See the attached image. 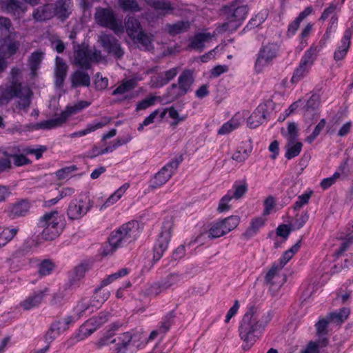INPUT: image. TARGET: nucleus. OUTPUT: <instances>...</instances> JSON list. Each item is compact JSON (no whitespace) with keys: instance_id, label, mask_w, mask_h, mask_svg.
I'll return each mask as SVG.
<instances>
[{"instance_id":"de8ad7c7","label":"nucleus","mask_w":353,"mask_h":353,"mask_svg":"<svg viewBox=\"0 0 353 353\" xmlns=\"http://www.w3.org/2000/svg\"><path fill=\"white\" fill-rule=\"evenodd\" d=\"M19 148H14L13 151L9 152L10 158L12 157L14 159V163L16 166H22L31 163V161L28 159L23 154H18L17 152H20Z\"/></svg>"},{"instance_id":"09e8293b","label":"nucleus","mask_w":353,"mask_h":353,"mask_svg":"<svg viewBox=\"0 0 353 353\" xmlns=\"http://www.w3.org/2000/svg\"><path fill=\"white\" fill-rule=\"evenodd\" d=\"M58 212L54 210L45 214L39 221V226L51 225L58 222Z\"/></svg>"},{"instance_id":"f03ea898","label":"nucleus","mask_w":353,"mask_h":353,"mask_svg":"<svg viewBox=\"0 0 353 353\" xmlns=\"http://www.w3.org/2000/svg\"><path fill=\"white\" fill-rule=\"evenodd\" d=\"M32 95L31 90L23 86L21 82H10L1 89L0 103H8L12 99L17 98V108L27 112L31 104Z\"/></svg>"},{"instance_id":"4468645a","label":"nucleus","mask_w":353,"mask_h":353,"mask_svg":"<svg viewBox=\"0 0 353 353\" xmlns=\"http://www.w3.org/2000/svg\"><path fill=\"white\" fill-rule=\"evenodd\" d=\"M22 5L19 0H0L1 10L17 18L20 17V14H23L26 11Z\"/></svg>"},{"instance_id":"9b49d317","label":"nucleus","mask_w":353,"mask_h":353,"mask_svg":"<svg viewBox=\"0 0 353 353\" xmlns=\"http://www.w3.org/2000/svg\"><path fill=\"white\" fill-rule=\"evenodd\" d=\"M19 46V41L11 39L10 36L5 39L3 44L0 47V74L7 68L5 59L16 54Z\"/></svg>"},{"instance_id":"2eb2a0df","label":"nucleus","mask_w":353,"mask_h":353,"mask_svg":"<svg viewBox=\"0 0 353 353\" xmlns=\"http://www.w3.org/2000/svg\"><path fill=\"white\" fill-rule=\"evenodd\" d=\"M56 66L54 70V84L57 88H61L63 85L65 79L67 75L68 66L64 60L57 57L55 59Z\"/></svg>"},{"instance_id":"20e7f679","label":"nucleus","mask_w":353,"mask_h":353,"mask_svg":"<svg viewBox=\"0 0 353 353\" xmlns=\"http://www.w3.org/2000/svg\"><path fill=\"white\" fill-rule=\"evenodd\" d=\"M223 12L225 22L221 28L223 31H235L245 19L248 13V8L244 4L243 0H234L229 6H224Z\"/></svg>"},{"instance_id":"bb28decb","label":"nucleus","mask_w":353,"mask_h":353,"mask_svg":"<svg viewBox=\"0 0 353 353\" xmlns=\"http://www.w3.org/2000/svg\"><path fill=\"white\" fill-rule=\"evenodd\" d=\"M191 23L188 21H179L174 23H167L165 26V30L170 36L184 33L190 28Z\"/></svg>"},{"instance_id":"e2e57ef3","label":"nucleus","mask_w":353,"mask_h":353,"mask_svg":"<svg viewBox=\"0 0 353 353\" xmlns=\"http://www.w3.org/2000/svg\"><path fill=\"white\" fill-rule=\"evenodd\" d=\"M179 281V275L176 273L168 274L163 280L161 281L163 288L166 290Z\"/></svg>"},{"instance_id":"603ef678","label":"nucleus","mask_w":353,"mask_h":353,"mask_svg":"<svg viewBox=\"0 0 353 353\" xmlns=\"http://www.w3.org/2000/svg\"><path fill=\"white\" fill-rule=\"evenodd\" d=\"M44 53L41 51H36L31 54L29 58V63L32 71L36 70L42 59H43Z\"/></svg>"},{"instance_id":"412c9836","label":"nucleus","mask_w":353,"mask_h":353,"mask_svg":"<svg viewBox=\"0 0 353 353\" xmlns=\"http://www.w3.org/2000/svg\"><path fill=\"white\" fill-rule=\"evenodd\" d=\"M74 63L83 69H90L91 67V59L90 49L87 48H79L74 52Z\"/></svg>"},{"instance_id":"0e129e2a","label":"nucleus","mask_w":353,"mask_h":353,"mask_svg":"<svg viewBox=\"0 0 353 353\" xmlns=\"http://www.w3.org/2000/svg\"><path fill=\"white\" fill-rule=\"evenodd\" d=\"M230 232L234 230L239 224L240 218L238 216H230L222 219Z\"/></svg>"},{"instance_id":"6e6d98bb","label":"nucleus","mask_w":353,"mask_h":353,"mask_svg":"<svg viewBox=\"0 0 353 353\" xmlns=\"http://www.w3.org/2000/svg\"><path fill=\"white\" fill-rule=\"evenodd\" d=\"M234 192L231 196L232 199H241L248 191V185L245 181H243L241 184H234L233 185Z\"/></svg>"},{"instance_id":"4be33fe9","label":"nucleus","mask_w":353,"mask_h":353,"mask_svg":"<svg viewBox=\"0 0 353 353\" xmlns=\"http://www.w3.org/2000/svg\"><path fill=\"white\" fill-rule=\"evenodd\" d=\"M353 34V30L348 28L345 30L344 36L341 40V46L335 51L334 58L336 61L343 59L346 55L350 46V39Z\"/></svg>"},{"instance_id":"c03bdc74","label":"nucleus","mask_w":353,"mask_h":353,"mask_svg":"<svg viewBox=\"0 0 353 353\" xmlns=\"http://www.w3.org/2000/svg\"><path fill=\"white\" fill-rule=\"evenodd\" d=\"M104 121L103 122H99L94 125H89L88 127L83 130L79 132H76L72 133L70 136L71 137H82L84 136L91 132H93L97 129H99L102 128L103 126L105 125L106 124L109 123L110 121V118H105L103 119Z\"/></svg>"},{"instance_id":"69168bd1","label":"nucleus","mask_w":353,"mask_h":353,"mask_svg":"<svg viewBox=\"0 0 353 353\" xmlns=\"http://www.w3.org/2000/svg\"><path fill=\"white\" fill-rule=\"evenodd\" d=\"M94 85L97 90H105L108 86V79L98 72L95 74Z\"/></svg>"},{"instance_id":"e433bc0d","label":"nucleus","mask_w":353,"mask_h":353,"mask_svg":"<svg viewBox=\"0 0 353 353\" xmlns=\"http://www.w3.org/2000/svg\"><path fill=\"white\" fill-rule=\"evenodd\" d=\"M43 228L41 233L43 239L52 241L57 238L60 233V228L59 227V221L51 225L39 226Z\"/></svg>"},{"instance_id":"13d9d810","label":"nucleus","mask_w":353,"mask_h":353,"mask_svg":"<svg viewBox=\"0 0 353 353\" xmlns=\"http://www.w3.org/2000/svg\"><path fill=\"white\" fill-rule=\"evenodd\" d=\"M223 236H224L223 230H221V225L218 224L217 221L211 223L208 230V238L214 239Z\"/></svg>"},{"instance_id":"37998d69","label":"nucleus","mask_w":353,"mask_h":353,"mask_svg":"<svg viewBox=\"0 0 353 353\" xmlns=\"http://www.w3.org/2000/svg\"><path fill=\"white\" fill-rule=\"evenodd\" d=\"M241 125L239 119L236 117H232L230 121L224 123L218 130V134H227L238 128Z\"/></svg>"},{"instance_id":"7ed1b4c3","label":"nucleus","mask_w":353,"mask_h":353,"mask_svg":"<svg viewBox=\"0 0 353 353\" xmlns=\"http://www.w3.org/2000/svg\"><path fill=\"white\" fill-rule=\"evenodd\" d=\"M139 233V223L135 221L123 224L117 230L111 233L108 238V245L104 248L102 254H112L123 243L134 239Z\"/></svg>"},{"instance_id":"6e6552de","label":"nucleus","mask_w":353,"mask_h":353,"mask_svg":"<svg viewBox=\"0 0 353 353\" xmlns=\"http://www.w3.org/2000/svg\"><path fill=\"white\" fill-rule=\"evenodd\" d=\"M98 41L108 54L114 56L116 59H120L124 54V50L117 39L112 34L102 32L98 37Z\"/></svg>"},{"instance_id":"4c0bfd02","label":"nucleus","mask_w":353,"mask_h":353,"mask_svg":"<svg viewBox=\"0 0 353 353\" xmlns=\"http://www.w3.org/2000/svg\"><path fill=\"white\" fill-rule=\"evenodd\" d=\"M132 339V334L129 332H124L118 337L116 351L117 353H125L128 345Z\"/></svg>"},{"instance_id":"ddd939ff","label":"nucleus","mask_w":353,"mask_h":353,"mask_svg":"<svg viewBox=\"0 0 353 353\" xmlns=\"http://www.w3.org/2000/svg\"><path fill=\"white\" fill-rule=\"evenodd\" d=\"M31 203L28 199L19 200L9 206L7 214L11 219L26 216L30 210Z\"/></svg>"},{"instance_id":"c756f323","label":"nucleus","mask_w":353,"mask_h":353,"mask_svg":"<svg viewBox=\"0 0 353 353\" xmlns=\"http://www.w3.org/2000/svg\"><path fill=\"white\" fill-rule=\"evenodd\" d=\"M178 72L177 68H172L167 71L159 73L154 81L155 87L160 88L166 85L176 76Z\"/></svg>"},{"instance_id":"a18cd8bd","label":"nucleus","mask_w":353,"mask_h":353,"mask_svg":"<svg viewBox=\"0 0 353 353\" xmlns=\"http://www.w3.org/2000/svg\"><path fill=\"white\" fill-rule=\"evenodd\" d=\"M129 186L130 185L128 183H125L123 185L119 188L106 200L104 204L101 207L100 210H101L103 208H106L118 201L122 196L126 190L129 188Z\"/></svg>"},{"instance_id":"f704fd0d","label":"nucleus","mask_w":353,"mask_h":353,"mask_svg":"<svg viewBox=\"0 0 353 353\" xmlns=\"http://www.w3.org/2000/svg\"><path fill=\"white\" fill-rule=\"evenodd\" d=\"M90 103H88V101H80L73 105H68L65 110L63 111L61 113V114L62 115L65 121H66L67 119L70 116L77 114V112L88 107Z\"/></svg>"},{"instance_id":"774afa93","label":"nucleus","mask_w":353,"mask_h":353,"mask_svg":"<svg viewBox=\"0 0 353 353\" xmlns=\"http://www.w3.org/2000/svg\"><path fill=\"white\" fill-rule=\"evenodd\" d=\"M18 231L19 229L17 228H5L1 234V236H2L6 241L5 243H3V245L10 241L17 235Z\"/></svg>"},{"instance_id":"a211bd4d","label":"nucleus","mask_w":353,"mask_h":353,"mask_svg":"<svg viewBox=\"0 0 353 353\" xmlns=\"http://www.w3.org/2000/svg\"><path fill=\"white\" fill-rule=\"evenodd\" d=\"M282 268H279V266L274 264L270 270L267 272L265 276V283L271 289L274 287L280 288L283 283V279L279 274V272Z\"/></svg>"},{"instance_id":"393cba45","label":"nucleus","mask_w":353,"mask_h":353,"mask_svg":"<svg viewBox=\"0 0 353 353\" xmlns=\"http://www.w3.org/2000/svg\"><path fill=\"white\" fill-rule=\"evenodd\" d=\"M194 82V72L191 70H184L178 78V85L185 94L191 90V87Z\"/></svg>"},{"instance_id":"ea45409f","label":"nucleus","mask_w":353,"mask_h":353,"mask_svg":"<svg viewBox=\"0 0 353 353\" xmlns=\"http://www.w3.org/2000/svg\"><path fill=\"white\" fill-rule=\"evenodd\" d=\"M118 4L123 12H139L142 10L137 0H118Z\"/></svg>"},{"instance_id":"6ab92c4d","label":"nucleus","mask_w":353,"mask_h":353,"mask_svg":"<svg viewBox=\"0 0 353 353\" xmlns=\"http://www.w3.org/2000/svg\"><path fill=\"white\" fill-rule=\"evenodd\" d=\"M73 322L74 318L72 316H68L63 319L56 321L52 325L50 329L48 331L46 334L47 338H49L51 341L54 340L55 336L52 335L54 332H55L56 334H59L60 333L67 330L69 325Z\"/></svg>"},{"instance_id":"a19ab883","label":"nucleus","mask_w":353,"mask_h":353,"mask_svg":"<svg viewBox=\"0 0 353 353\" xmlns=\"http://www.w3.org/2000/svg\"><path fill=\"white\" fill-rule=\"evenodd\" d=\"M301 240H299L295 245L290 249L285 251L279 260V263L276 264L279 268H282L287 264V263L293 257L294 254L298 252L301 247Z\"/></svg>"},{"instance_id":"39448f33","label":"nucleus","mask_w":353,"mask_h":353,"mask_svg":"<svg viewBox=\"0 0 353 353\" xmlns=\"http://www.w3.org/2000/svg\"><path fill=\"white\" fill-rule=\"evenodd\" d=\"M94 19L99 25L111 29L116 34L123 32L121 23L117 21L115 14L111 8H97L94 14Z\"/></svg>"},{"instance_id":"864d4df0","label":"nucleus","mask_w":353,"mask_h":353,"mask_svg":"<svg viewBox=\"0 0 353 353\" xmlns=\"http://www.w3.org/2000/svg\"><path fill=\"white\" fill-rule=\"evenodd\" d=\"M128 274L127 268H122L119 272L109 275L106 279H103L101 283V287H104L111 283L116 279L124 276Z\"/></svg>"},{"instance_id":"72a5a7b5","label":"nucleus","mask_w":353,"mask_h":353,"mask_svg":"<svg viewBox=\"0 0 353 353\" xmlns=\"http://www.w3.org/2000/svg\"><path fill=\"white\" fill-rule=\"evenodd\" d=\"M265 119L263 108H258L249 117L248 125L250 128H255L261 124Z\"/></svg>"},{"instance_id":"f8f14e48","label":"nucleus","mask_w":353,"mask_h":353,"mask_svg":"<svg viewBox=\"0 0 353 353\" xmlns=\"http://www.w3.org/2000/svg\"><path fill=\"white\" fill-rule=\"evenodd\" d=\"M278 46L276 44H268L260 50L259 57L255 63V68L261 71L263 66L268 65L273 59L276 57Z\"/></svg>"},{"instance_id":"c9c22d12","label":"nucleus","mask_w":353,"mask_h":353,"mask_svg":"<svg viewBox=\"0 0 353 353\" xmlns=\"http://www.w3.org/2000/svg\"><path fill=\"white\" fill-rule=\"evenodd\" d=\"M43 228L41 233L43 239L52 241L57 238L60 233V228L59 227V221L51 225L39 226Z\"/></svg>"},{"instance_id":"49530a36","label":"nucleus","mask_w":353,"mask_h":353,"mask_svg":"<svg viewBox=\"0 0 353 353\" xmlns=\"http://www.w3.org/2000/svg\"><path fill=\"white\" fill-rule=\"evenodd\" d=\"M282 134L285 137L288 141H298V125L294 122H290L288 125L286 131L282 130Z\"/></svg>"},{"instance_id":"f257e3e1","label":"nucleus","mask_w":353,"mask_h":353,"mask_svg":"<svg viewBox=\"0 0 353 353\" xmlns=\"http://www.w3.org/2000/svg\"><path fill=\"white\" fill-rule=\"evenodd\" d=\"M271 319L270 312L261 311L254 306L249 307L243 315L239 327L243 350L247 351L253 346Z\"/></svg>"},{"instance_id":"bf43d9fd","label":"nucleus","mask_w":353,"mask_h":353,"mask_svg":"<svg viewBox=\"0 0 353 353\" xmlns=\"http://www.w3.org/2000/svg\"><path fill=\"white\" fill-rule=\"evenodd\" d=\"M232 199L230 192H228L227 194L223 196L219 203L217 211L220 213L228 211L230 209L231 206L229 202Z\"/></svg>"},{"instance_id":"1a4fd4ad","label":"nucleus","mask_w":353,"mask_h":353,"mask_svg":"<svg viewBox=\"0 0 353 353\" xmlns=\"http://www.w3.org/2000/svg\"><path fill=\"white\" fill-rule=\"evenodd\" d=\"M172 236V225L167 223L163 225L161 233L154 246L153 261H158L161 259L165 251L168 249Z\"/></svg>"},{"instance_id":"0eeeda50","label":"nucleus","mask_w":353,"mask_h":353,"mask_svg":"<svg viewBox=\"0 0 353 353\" xmlns=\"http://www.w3.org/2000/svg\"><path fill=\"white\" fill-rule=\"evenodd\" d=\"M318 52L317 47L312 46L307 50L300 61L299 65L294 72L291 82L296 83L301 81L309 72Z\"/></svg>"},{"instance_id":"b1692460","label":"nucleus","mask_w":353,"mask_h":353,"mask_svg":"<svg viewBox=\"0 0 353 353\" xmlns=\"http://www.w3.org/2000/svg\"><path fill=\"white\" fill-rule=\"evenodd\" d=\"M133 42L138 45L139 48L145 50L150 51L154 49L153 41L154 35L150 33H147L143 30L138 34L135 38L132 39Z\"/></svg>"},{"instance_id":"338daca9","label":"nucleus","mask_w":353,"mask_h":353,"mask_svg":"<svg viewBox=\"0 0 353 353\" xmlns=\"http://www.w3.org/2000/svg\"><path fill=\"white\" fill-rule=\"evenodd\" d=\"M152 8L156 10L168 11L172 10V7L170 1L167 0H157L152 3Z\"/></svg>"},{"instance_id":"c85d7f7f","label":"nucleus","mask_w":353,"mask_h":353,"mask_svg":"<svg viewBox=\"0 0 353 353\" xmlns=\"http://www.w3.org/2000/svg\"><path fill=\"white\" fill-rule=\"evenodd\" d=\"M212 35L209 33H198L191 40L189 48L202 52L204 48V43L209 41Z\"/></svg>"},{"instance_id":"79ce46f5","label":"nucleus","mask_w":353,"mask_h":353,"mask_svg":"<svg viewBox=\"0 0 353 353\" xmlns=\"http://www.w3.org/2000/svg\"><path fill=\"white\" fill-rule=\"evenodd\" d=\"M350 310L347 307H343L338 312H331L327 315L329 321L336 323H341L346 320L350 315Z\"/></svg>"},{"instance_id":"423d86ee","label":"nucleus","mask_w":353,"mask_h":353,"mask_svg":"<svg viewBox=\"0 0 353 353\" xmlns=\"http://www.w3.org/2000/svg\"><path fill=\"white\" fill-rule=\"evenodd\" d=\"M182 157L175 158L164 165L150 181V188L157 189L165 184L177 170Z\"/></svg>"},{"instance_id":"052dcab7","label":"nucleus","mask_w":353,"mask_h":353,"mask_svg":"<svg viewBox=\"0 0 353 353\" xmlns=\"http://www.w3.org/2000/svg\"><path fill=\"white\" fill-rule=\"evenodd\" d=\"M327 340L324 338L321 341H319L318 343L316 342H310L307 346L306 349L300 353H319V346L321 347L325 346L327 345ZM293 353V352H290Z\"/></svg>"},{"instance_id":"9d476101","label":"nucleus","mask_w":353,"mask_h":353,"mask_svg":"<svg viewBox=\"0 0 353 353\" xmlns=\"http://www.w3.org/2000/svg\"><path fill=\"white\" fill-rule=\"evenodd\" d=\"M93 201L88 199L85 201L81 199H72L67 209V216L70 220H79L92 208Z\"/></svg>"},{"instance_id":"cd10ccee","label":"nucleus","mask_w":353,"mask_h":353,"mask_svg":"<svg viewBox=\"0 0 353 353\" xmlns=\"http://www.w3.org/2000/svg\"><path fill=\"white\" fill-rule=\"evenodd\" d=\"M54 6L55 15L61 20L68 17L72 12L71 0H57Z\"/></svg>"},{"instance_id":"7c9ffc66","label":"nucleus","mask_w":353,"mask_h":353,"mask_svg":"<svg viewBox=\"0 0 353 353\" xmlns=\"http://www.w3.org/2000/svg\"><path fill=\"white\" fill-rule=\"evenodd\" d=\"M65 120L63 118L62 115H60L58 117L53 118L52 119H49L47 121H43L40 123H37L32 125V130H38V129H52L59 126H61L62 124L65 123Z\"/></svg>"},{"instance_id":"4d7b16f0","label":"nucleus","mask_w":353,"mask_h":353,"mask_svg":"<svg viewBox=\"0 0 353 353\" xmlns=\"http://www.w3.org/2000/svg\"><path fill=\"white\" fill-rule=\"evenodd\" d=\"M12 167L8 151L0 152V173L9 170Z\"/></svg>"},{"instance_id":"dca6fc26","label":"nucleus","mask_w":353,"mask_h":353,"mask_svg":"<svg viewBox=\"0 0 353 353\" xmlns=\"http://www.w3.org/2000/svg\"><path fill=\"white\" fill-rule=\"evenodd\" d=\"M48 292V289L47 288L43 290L35 292L21 302L20 305L25 310H29L33 307H37L41 303L43 297Z\"/></svg>"},{"instance_id":"8fccbe9b","label":"nucleus","mask_w":353,"mask_h":353,"mask_svg":"<svg viewBox=\"0 0 353 353\" xmlns=\"http://www.w3.org/2000/svg\"><path fill=\"white\" fill-rule=\"evenodd\" d=\"M117 330V327L113 325L112 328L103 337H101L97 343L96 345L97 347L101 348V347L108 345L109 343H115L116 339H112L114 336V331Z\"/></svg>"},{"instance_id":"58836bf2","label":"nucleus","mask_w":353,"mask_h":353,"mask_svg":"<svg viewBox=\"0 0 353 353\" xmlns=\"http://www.w3.org/2000/svg\"><path fill=\"white\" fill-rule=\"evenodd\" d=\"M186 94L183 90L176 83H172L168 89L164 98L169 102H172Z\"/></svg>"},{"instance_id":"aec40b11","label":"nucleus","mask_w":353,"mask_h":353,"mask_svg":"<svg viewBox=\"0 0 353 353\" xmlns=\"http://www.w3.org/2000/svg\"><path fill=\"white\" fill-rule=\"evenodd\" d=\"M55 16L54 6L52 3H46L36 8L32 12V18L37 21H43L52 19Z\"/></svg>"},{"instance_id":"a878e982","label":"nucleus","mask_w":353,"mask_h":353,"mask_svg":"<svg viewBox=\"0 0 353 353\" xmlns=\"http://www.w3.org/2000/svg\"><path fill=\"white\" fill-rule=\"evenodd\" d=\"M124 23L125 31L131 39L143 31L140 21L134 17H127Z\"/></svg>"},{"instance_id":"473e14b6","label":"nucleus","mask_w":353,"mask_h":353,"mask_svg":"<svg viewBox=\"0 0 353 353\" xmlns=\"http://www.w3.org/2000/svg\"><path fill=\"white\" fill-rule=\"evenodd\" d=\"M303 144L299 141H288L285 145V158L291 159L297 157L301 152Z\"/></svg>"},{"instance_id":"5701e85b","label":"nucleus","mask_w":353,"mask_h":353,"mask_svg":"<svg viewBox=\"0 0 353 353\" xmlns=\"http://www.w3.org/2000/svg\"><path fill=\"white\" fill-rule=\"evenodd\" d=\"M71 87L76 88L78 87H88L90 85V77L89 74L82 70L74 71L70 77Z\"/></svg>"},{"instance_id":"5fc2aeb1","label":"nucleus","mask_w":353,"mask_h":353,"mask_svg":"<svg viewBox=\"0 0 353 353\" xmlns=\"http://www.w3.org/2000/svg\"><path fill=\"white\" fill-rule=\"evenodd\" d=\"M165 290L163 288L161 281L156 282L150 285L147 289H145L144 294L146 296H157L160 294L163 291Z\"/></svg>"},{"instance_id":"3c124183","label":"nucleus","mask_w":353,"mask_h":353,"mask_svg":"<svg viewBox=\"0 0 353 353\" xmlns=\"http://www.w3.org/2000/svg\"><path fill=\"white\" fill-rule=\"evenodd\" d=\"M251 149L238 148L232 156V159L239 163L244 162L250 156Z\"/></svg>"},{"instance_id":"f3484780","label":"nucleus","mask_w":353,"mask_h":353,"mask_svg":"<svg viewBox=\"0 0 353 353\" xmlns=\"http://www.w3.org/2000/svg\"><path fill=\"white\" fill-rule=\"evenodd\" d=\"M320 105V97L318 94H312L310 99L307 101L305 105V113L304 117L307 121L310 120L312 123L313 120H316L319 117V114L316 112L312 113L316 111Z\"/></svg>"},{"instance_id":"2f4dec72","label":"nucleus","mask_w":353,"mask_h":353,"mask_svg":"<svg viewBox=\"0 0 353 353\" xmlns=\"http://www.w3.org/2000/svg\"><path fill=\"white\" fill-rule=\"evenodd\" d=\"M265 219L263 217H256L252 219L250 227L243 234L245 239H249L255 236L259 229L265 224Z\"/></svg>"},{"instance_id":"680f3d73","label":"nucleus","mask_w":353,"mask_h":353,"mask_svg":"<svg viewBox=\"0 0 353 353\" xmlns=\"http://www.w3.org/2000/svg\"><path fill=\"white\" fill-rule=\"evenodd\" d=\"M160 97L151 96L147 97L141 101L139 102L137 105L136 110L139 111L141 110H145L149 107L153 105L157 99H159Z\"/></svg>"}]
</instances>
